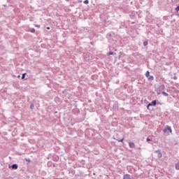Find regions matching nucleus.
I'll return each instance as SVG.
<instances>
[{
    "mask_svg": "<svg viewBox=\"0 0 179 179\" xmlns=\"http://www.w3.org/2000/svg\"><path fill=\"white\" fill-rule=\"evenodd\" d=\"M167 129H168L167 127L163 129L164 134H166V132H167L168 131Z\"/></svg>",
    "mask_w": 179,
    "mask_h": 179,
    "instance_id": "412c9836",
    "label": "nucleus"
},
{
    "mask_svg": "<svg viewBox=\"0 0 179 179\" xmlns=\"http://www.w3.org/2000/svg\"><path fill=\"white\" fill-rule=\"evenodd\" d=\"M107 55H108V57L110 56V55H114V52L110 51V52L107 53Z\"/></svg>",
    "mask_w": 179,
    "mask_h": 179,
    "instance_id": "9b49d317",
    "label": "nucleus"
},
{
    "mask_svg": "<svg viewBox=\"0 0 179 179\" xmlns=\"http://www.w3.org/2000/svg\"><path fill=\"white\" fill-rule=\"evenodd\" d=\"M152 141V138L148 137V138H147V142H149V141Z\"/></svg>",
    "mask_w": 179,
    "mask_h": 179,
    "instance_id": "4be33fe9",
    "label": "nucleus"
},
{
    "mask_svg": "<svg viewBox=\"0 0 179 179\" xmlns=\"http://www.w3.org/2000/svg\"><path fill=\"white\" fill-rule=\"evenodd\" d=\"M176 170H179V162L176 164Z\"/></svg>",
    "mask_w": 179,
    "mask_h": 179,
    "instance_id": "ddd939ff",
    "label": "nucleus"
},
{
    "mask_svg": "<svg viewBox=\"0 0 179 179\" xmlns=\"http://www.w3.org/2000/svg\"><path fill=\"white\" fill-rule=\"evenodd\" d=\"M156 104H157V101L156 100L152 101L151 103L148 104L147 106L148 110H150L149 107L156 106Z\"/></svg>",
    "mask_w": 179,
    "mask_h": 179,
    "instance_id": "f257e3e1",
    "label": "nucleus"
},
{
    "mask_svg": "<svg viewBox=\"0 0 179 179\" xmlns=\"http://www.w3.org/2000/svg\"><path fill=\"white\" fill-rule=\"evenodd\" d=\"M30 108H31V110H33V108H34V104L31 103L30 105Z\"/></svg>",
    "mask_w": 179,
    "mask_h": 179,
    "instance_id": "a211bd4d",
    "label": "nucleus"
},
{
    "mask_svg": "<svg viewBox=\"0 0 179 179\" xmlns=\"http://www.w3.org/2000/svg\"><path fill=\"white\" fill-rule=\"evenodd\" d=\"M153 79H155V77H153V76H149L148 80H153Z\"/></svg>",
    "mask_w": 179,
    "mask_h": 179,
    "instance_id": "9d476101",
    "label": "nucleus"
},
{
    "mask_svg": "<svg viewBox=\"0 0 179 179\" xmlns=\"http://www.w3.org/2000/svg\"><path fill=\"white\" fill-rule=\"evenodd\" d=\"M26 162H29L30 163V159H28L27 158L25 159Z\"/></svg>",
    "mask_w": 179,
    "mask_h": 179,
    "instance_id": "393cba45",
    "label": "nucleus"
},
{
    "mask_svg": "<svg viewBox=\"0 0 179 179\" xmlns=\"http://www.w3.org/2000/svg\"><path fill=\"white\" fill-rule=\"evenodd\" d=\"M145 76L146 78H149V76H150V72H149V71H146Z\"/></svg>",
    "mask_w": 179,
    "mask_h": 179,
    "instance_id": "6e6552de",
    "label": "nucleus"
},
{
    "mask_svg": "<svg viewBox=\"0 0 179 179\" xmlns=\"http://www.w3.org/2000/svg\"><path fill=\"white\" fill-rule=\"evenodd\" d=\"M117 142H123L124 141V138H122V139H117Z\"/></svg>",
    "mask_w": 179,
    "mask_h": 179,
    "instance_id": "6ab92c4d",
    "label": "nucleus"
},
{
    "mask_svg": "<svg viewBox=\"0 0 179 179\" xmlns=\"http://www.w3.org/2000/svg\"><path fill=\"white\" fill-rule=\"evenodd\" d=\"M36 27H40V25H36Z\"/></svg>",
    "mask_w": 179,
    "mask_h": 179,
    "instance_id": "bb28decb",
    "label": "nucleus"
},
{
    "mask_svg": "<svg viewBox=\"0 0 179 179\" xmlns=\"http://www.w3.org/2000/svg\"><path fill=\"white\" fill-rule=\"evenodd\" d=\"M18 78H20V76H18Z\"/></svg>",
    "mask_w": 179,
    "mask_h": 179,
    "instance_id": "c85d7f7f",
    "label": "nucleus"
},
{
    "mask_svg": "<svg viewBox=\"0 0 179 179\" xmlns=\"http://www.w3.org/2000/svg\"><path fill=\"white\" fill-rule=\"evenodd\" d=\"M173 79H174V80H177L178 77L175 76H173Z\"/></svg>",
    "mask_w": 179,
    "mask_h": 179,
    "instance_id": "b1692460",
    "label": "nucleus"
},
{
    "mask_svg": "<svg viewBox=\"0 0 179 179\" xmlns=\"http://www.w3.org/2000/svg\"><path fill=\"white\" fill-rule=\"evenodd\" d=\"M112 36H113V35H112L111 34H107V37H109V38H110V37H112Z\"/></svg>",
    "mask_w": 179,
    "mask_h": 179,
    "instance_id": "5701e85b",
    "label": "nucleus"
},
{
    "mask_svg": "<svg viewBox=\"0 0 179 179\" xmlns=\"http://www.w3.org/2000/svg\"><path fill=\"white\" fill-rule=\"evenodd\" d=\"M157 90H159V92H163V90H164L165 89V87H164V85L163 84H159L157 88H155Z\"/></svg>",
    "mask_w": 179,
    "mask_h": 179,
    "instance_id": "f03ea898",
    "label": "nucleus"
},
{
    "mask_svg": "<svg viewBox=\"0 0 179 179\" xmlns=\"http://www.w3.org/2000/svg\"><path fill=\"white\" fill-rule=\"evenodd\" d=\"M71 126H73V123H71Z\"/></svg>",
    "mask_w": 179,
    "mask_h": 179,
    "instance_id": "cd10ccee",
    "label": "nucleus"
},
{
    "mask_svg": "<svg viewBox=\"0 0 179 179\" xmlns=\"http://www.w3.org/2000/svg\"><path fill=\"white\" fill-rule=\"evenodd\" d=\"M47 29H48V30H50V27H47Z\"/></svg>",
    "mask_w": 179,
    "mask_h": 179,
    "instance_id": "a878e982",
    "label": "nucleus"
},
{
    "mask_svg": "<svg viewBox=\"0 0 179 179\" xmlns=\"http://www.w3.org/2000/svg\"><path fill=\"white\" fill-rule=\"evenodd\" d=\"M89 55H90V54H88V53L85 54V57H84L85 61H90V57Z\"/></svg>",
    "mask_w": 179,
    "mask_h": 179,
    "instance_id": "20e7f679",
    "label": "nucleus"
},
{
    "mask_svg": "<svg viewBox=\"0 0 179 179\" xmlns=\"http://www.w3.org/2000/svg\"><path fill=\"white\" fill-rule=\"evenodd\" d=\"M24 78H26V73H23L21 77L22 79H24Z\"/></svg>",
    "mask_w": 179,
    "mask_h": 179,
    "instance_id": "2eb2a0df",
    "label": "nucleus"
},
{
    "mask_svg": "<svg viewBox=\"0 0 179 179\" xmlns=\"http://www.w3.org/2000/svg\"><path fill=\"white\" fill-rule=\"evenodd\" d=\"M129 148H131V149H134V148H135V143L134 142H129Z\"/></svg>",
    "mask_w": 179,
    "mask_h": 179,
    "instance_id": "39448f33",
    "label": "nucleus"
},
{
    "mask_svg": "<svg viewBox=\"0 0 179 179\" xmlns=\"http://www.w3.org/2000/svg\"><path fill=\"white\" fill-rule=\"evenodd\" d=\"M83 3H85V5H87V3H89V0H85Z\"/></svg>",
    "mask_w": 179,
    "mask_h": 179,
    "instance_id": "aec40b11",
    "label": "nucleus"
},
{
    "mask_svg": "<svg viewBox=\"0 0 179 179\" xmlns=\"http://www.w3.org/2000/svg\"><path fill=\"white\" fill-rule=\"evenodd\" d=\"M30 31L31 33H36V29H34V28H32Z\"/></svg>",
    "mask_w": 179,
    "mask_h": 179,
    "instance_id": "f3484780",
    "label": "nucleus"
},
{
    "mask_svg": "<svg viewBox=\"0 0 179 179\" xmlns=\"http://www.w3.org/2000/svg\"><path fill=\"white\" fill-rule=\"evenodd\" d=\"M123 179H132V178H131V175L125 174L124 176H123Z\"/></svg>",
    "mask_w": 179,
    "mask_h": 179,
    "instance_id": "0eeeda50",
    "label": "nucleus"
},
{
    "mask_svg": "<svg viewBox=\"0 0 179 179\" xmlns=\"http://www.w3.org/2000/svg\"><path fill=\"white\" fill-rule=\"evenodd\" d=\"M17 167H18V166H17V164H13L11 166V169H12L13 170H17Z\"/></svg>",
    "mask_w": 179,
    "mask_h": 179,
    "instance_id": "423d86ee",
    "label": "nucleus"
},
{
    "mask_svg": "<svg viewBox=\"0 0 179 179\" xmlns=\"http://www.w3.org/2000/svg\"><path fill=\"white\" fill-rule=\"evenodd\" d=\"M148 41H145L143 42L144 47H146V45H148Z\"/></svg>",
    "mask_w": 179,
    "mask_h": 179,
    "instance_id": "dca6fc26",
    "label": "nucleus"
},
{
    "mask_svg": "<svg viewBox=\"0 0 179 179\" xmlns=\"http://www.w3.org/2000/svg\"><path fill=\"white\" fill-rule=\"evenodd\" d=\"M66 1H69V0H66Z\"/></svg>",
    "mask_w": 179,
    "mask_h": 179,
    "instance_id": "c756f323",
    "label": "nucleus"
},
{
    "mask_svg": "<svg viewBox=\"0 0 179 179\" xmlns=\"http://www.w3.org/2000/svg\"><path fill=\"white\" fill-rule=\"evenodd\" d=\"M167 130H168V131L169 132H170L171 134V132H172V130H171V127H167Z\"/></svg>",
    "mask_w": 179,
    "mask_h": 179,
    "instance_id": "f8f14e48",
    "label": "nucleus"
},
{
    "mask_svg": "<svg viewBox=\"0 0 179 179\" xmlns=\"http://www.w3.org/2000/svg\"><path fill=\"white\" fill-rule=\"evenodd\" d=\"M155 153H157L158 159H162V157H163V155L162 154V152H160V150H155Z\"/></svg>",
    "mask_w": 179,
    "mask_h": 179,
    "instance_id": "7ed1b4c3",
    "label": "nucleus"
},
{
    "mask_svg": "<svg viewBox=\"0 0 179 179\" xmlns=\"http://www.w3.org/2000/svg\"><path fill=\"white\" fill-rule=\"evenodd\" d=\"M155 92H157V94H162V91H159V90L156 89Z\"/></svg>",
    "mask_w": 179,
    "mask_h": 179,
    "instance_id": "4468645a",
    "label": "nucleus"
},
{
    "mask_svg": "<svg viewBox=\"0 0 179 179\" xmlns=\"http://www.w3.org/2000/svg\"><path fill=\"white\" fill-rule=\"evenodd\" d=\"M162 93L163 96H164L165 97H169V94H167V92H162Z\"/></svg>",
    "mask_w": 179,
    "mask_h": 179,
    "instance_id": "1a4fd4ad",
    "label": "nucleus"
}]
</instances>
